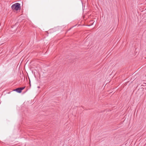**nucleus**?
Segmentation results:
<instances>
[{
    "mask_svg": "<svg viewBox=\"0 0 146 146\" xmlns=\"http://www.w3.org/2000/svg\"><path fill=\"white\" fill-rule=\"evenodd\" d=\"M94 22H93V23H94Z\"/></svg>",
    "mask_w": 146,
    "mask_h": 146,
    "instance_id": "20e7f679",
    "label": "nucleus"
},
{
    "mask_svg": "<svg viewBox=\"0 0 146 146\" xmlns=\"http://www.w3.org/2000/svg\"><path fill=\"white\" fill-rule=\"evenodd\" d=\"M15 90L19 93H20L21 92V91L19 88H16Z\"/></svg>",
    "mask_w": 146,
    "mask_h": 146,
    "instance_id": "f03ea898",
    "label": "nucleus"
},
{
    "mask_svg": "<svg viewBox=\"0 0 146 146\" xmlns=\"http://www.w3.org/2000/svg\"><path fill=\"white\" fill-rule=\"evenodd\" d=\"M20 88L21 91H22V90H23L25 88V86H24V87H21V88Z\"/></svg>",
    "mask_w": 146,
    "mask_h": 146,
    "instance_id": "7ed1b4c3",
    "label": "nucleus"
},
{
    "mask_svg": "<svg viewBox=\"0 0 146 146\" xmlns=\"http://www.w3.org/2000/svg\"><path fill=\"white\" fill-rule=\"evenodd\" d=\"M21 7L20 4L18 3H16L13 4L11 6V8L13 10H15L16 11L18 10Z\"/></svg>",
    "mask_w": 146,
    "mask_h": 146,
    "instance_id": "f257e3e1",
    "label": "nucleus"
}]
</instances>
